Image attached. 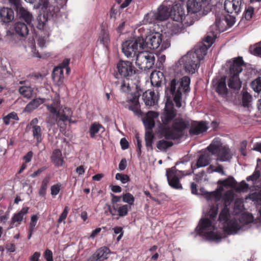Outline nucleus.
<instances>
[{"label": "nucleus", "mask_w": 261, "mask_h": 261, "mask_svg": "<svg viewBox=\"0 0 261 261\" xmlns=\"http://www.w3.org/2000/svg\"><path fill=\"white\" fill-rule=\"evenodd\" d=\"M176 115L177 111L174 108L164 109L161 115L162 123L158 127L160 138L175 140L186 135L190 126V122L182 117H176Z\"/></svg>", "instance_id": "1"}, {"label": "nucleus", "mask_w": 261, "mask_h": 261, "mask_svg": "<svg viewBox=\"0 0 261 261\" xmlns=\"http://www.w3.org/2000/svg\"><path fill=\"white\" fill-rule=\"evenodd\" d=\"M165 94L166 98L164 109L174 108L173 101L177 108L181 107L182 94H187L190 91V78L184 76L181 78L165 79Z\"/></svg>", "instance_id": "2"}, {"label": "nucleus", "mask_w": 261, "mask_h": 261, "mask_svg": "<svg viewBox=\"0 0 261 261\" xmlns=\"http://www.w3.org/2000/svg\"><path fill=\"white\" fill-rule=\"evenodd\" d=\"M118 73L116 74V78L119 75L122 80L115 82L116 85L120 84V90L122 92H128L130 90L129 80L136 73V69L132 62L128 61L119 60L117 64Z\"/></svg>", "instance_id": "3"}, {"label": "nucleus", "mask_w": 261, "mask_h": 261, "mask_svg": "<svg viewBox=\"0 0 261 261\" xmlns=\"http://www.w3.org/2000/svg\"><path fill=\"white\" fill-rule=\"evenodd\" d=\"M180 2V3H176L174 5L170 2L171 6V18L175 21L179 22L180 25L186 27L192 25L194 22V19L188 13L185 14L184 1L176 0L175 3Z\"/></svg>", "instance_id": "4"}, {"label": "nucleus", "mask_w": 261, "mask_h": 261, "mask_svg": "<svg viewBox=\"0 0 261 261\" xmlns=\"http://www.w3.org/2000/svg\"><path fill=\"white\" fill-rule=\"evenodd\" d=\"M47 117L46 122L50 125H54L56 123L60 128V130L63 132L66 128V125L69 123L72 116V112L69 108H64L63 110L58 111L57 113H51Z\"/></svg>", "instance_id": "5"}, {"label": "nucleus", "mask_w": 261, "mask_h": 261, "mask_svg": "<svg viewBox=\"0 0 261 261\" xmlns=\"http://www.w3.org/2000/svg\"><path fill=\"white\" fill-rule=\"evenodd\" d=\"M212 227V223L210 219L202 218L200 220L199 225L196 228V231L200 236L203 237L208 240L219 242L222 237L219 233L210 230Z\"/></svg>", "instance_id": "6"}, {"label": "nucleus", "mask_w": 261, "mask_h": 261, "mask_svg": "<svg viewBox=\"0 0 261 261\" xmlns=\"http://www.w3.org/2000/svg\"><path fill=\"white\" fill-rule=\"evenodd\" d=\"M143 36H140L124 42L122 44V50L127 58L134 57L138 52V48L144 49Z\"/></svg>", "instance_id": "7"}, {"label": "nucleus", "mask_w": 261, "mask_h": 261, "mask_svg": "<svg viewBox=\"0 0 261 261\" xmlns=\"http://www.w3.org/2000/svg\"><path fill=\"white\" fill-rule=\"evenodd\" d=\"M155 62L153 54L149 51H140L137 54L136 64L141 70H148L152 68Z\"/></svg>", "instance_id": "8"}, {"label": "nucleus", "mask_w": 261, "mask_h": 261, "mask_svg": "<svg viewBox=\"0 0 261 261\" xmlns=\"http://www.w3.org/2000/svg\"><path fill=\"white\" fill-rule=\"evenodd\" d=\"M197 59V57H194L189 51L180 59L179 63L180 65H183L187 72L193 74L197 70L200 65V62Z\"/></svg>", "instance_id": "9"}, {"label": "nucleus", "mask_w": 261, "mask_h": 261, "mask_svg": "<svg viewBox=\"0 0 261 261\" xmlns=\"http://www.w3.org/2000/svg\"><path fill=\"white\" fill-rule=\"evenodd\" d=\"M236 15L227 14L225 16H216L215 21L212 28L219 32H223L226 29V26L228 28L231 27L236 22Z\"/></svg>", "instance_id": "10"}, {"label": "nucleus", "mask_w": 261, "mask_h": 261, "mask_svg": "<svg viewBox=\"0 0 261 261\" xmlns=\"http://www.w3.org/2000/svg\"><path fill=\"white\" fill-rule=\"evenodd\" d=\"M162 41V35L159 32H154L143 37L144 49L148 48L150 49H158Z\"/></svg>", "instance_id": "11"}, {"label": "nucleus", "mask_w": 261, "mask_h": 261, "mask_svg": "<svg viewBox=\"0 0 261 261\" xmlns=\"http://www.w3.org/2000/svg\"><path fill=\"white\" fill-rule=\"evenodd\" d=\"M211 155L208 152H204L200 154L197 159V162L194 166L191 165V170L190 171H180L182 176L191 175L194 172L195 169L207 166L210 163L211 161Z\"/></svg>", "instance_id": "12"}, {"label": "nucleus", "mask_w": 261, "mask_h": 261, "mask_svg": "<svg viewBox=\"0 0 261 261\" xmlns=\"http://www.w3.org/2000/svg\"><path fill=\"white\" fill-rule=\"evenodd\" d=\"M243 0H225L224 8L225 11L231 14L239 15L243 9Z\"/></svg>", "instance_id": "13"}, {"label": "nucleus", "mask_w": 261, "mask_h": 261, "mask_svg": "<svg viewBox=\"0 0 261 261\" xmlns=\"http://www.w3.org/2000/svg\"><path fill=\"white\" fill-rule=\"evenodd\" d=\"M227 65L229 66V74L239 75L243 67L245 66V63L242 57H238L228 61Z\"/></svg>", "instance_id": "14"}, {"label": "nucleus", "mask_w": 261, "mask_h": 261, "mask_svg": "<svg viewBox=\"0 0 261 261\" xmlns=\"http://www.w3.org/2000/svg\"><path fill=\"white\" fill-rule=\"evenodd\" d=\"M166 175L168 184L171 187L177 190L182 189V185L179 181V178L176 174V170L175 167L167 169Z\"/></svg>", "instance_id": "15"}, {"label": "nucleus", "mask_w": 261, "mask_h": 261, "mask_svg": "<svg viewBox=\"0 0 261 261\" xmlns=\"http://www.w3.org/2000/svg\"><path fill=\"white\" fill-rule=\"evenodd\" d=\"M106 207L108 208V211L112 216L117 215L119 217H123L128 215L129 206L127 204H119L115 205V210H113V207L111 208V204L109 203L106 204Z\"/></svg>", "instance_id": "16"}, {"label": "nucleus", "mask_w": 261, "mask_h": 261, "mask_svg": "<svg viewBox=\"0 0 261 261\" xmlns=\"http://www.w3.org/2000/svg\"><path fill=\"white\" fill-rule=\"evenodd\" d=\"M97 43L102 45L107 49L110 45L111 39L109 31L103 26L101 27L100 31L98 34Z\"/></svg>", "instance_id": "17"}, {"label": "nucleus", "mask_w": 261, "mask_h": 261, "mask_svg": "<svg viewBox=\"0 0 261 261\" xmlns=\"http://www.w3.org/2000/svg\"><path fill=\"white\" fill-rule=\"evenodd\" d=\"M208 127L206 122L203 121H195L189 130V133L192 135H199L205 132Z\"/></svg>", "instance_id": "18"}, {"label": "nucleus", "mask_w": 261, "mask_h": 261, "mask_svg": "<svg viewBox=\"0 0 261 261\" xmlns=\"http://www.w3.org/2000/svg\"><path fill=\"white\" fill-rule=\"evenodd\" d=\"M171 6L170 4L166 5L164 2L158 8V12L156 13L159 21L166 20L171 16Z\"/></svg>", "instance_id": "19"}, {"label": "nucleus", "mask_w": 261, "mask_h": 261, "mask_svg": "<svg viewBox=\"0 0 261 261\" xmlns=\"http://www.w3.org/2000/svg\"><path fill=\"white\" fill-rule=\"evenodd\" d=\"M202 3L200 0H188L187 3L188 13L190 15L200 12Z\"/></svg>", "instance_id": "20"}, {"label": "nucleus", "mask_w": 261, "mask_h": 261, "mask_svg": "<svg viewBox=\"0 0 261 261\" xmlns=\"http://www.w3.org/2000/svg\"><path fill=\"white\" fill-rule=\"evenodd\" d=\"M139 97L140 94L138 93H134L132 98L129 100L130 104L128 106L129 110L138 116L140 115L141 113L139 101Z\"/></svg>", "instance_id": "21"}, {"label": "nucleus", "mask_w": 261, "mask_h": 261, "mask_svg": "<svg viewBox=\"0 0 261 261\" xmlns=\"http://www.w3.org/2000/svg\"><path fill=\"white\" fill-rule=\"evenodd\" d=\"M215 90L219 95L222 97H225L228 93V90L226 87V77H221L215 85Z\"/></svg>", "instance_id": "22"}, {"label": "nucleus", "mask_w": 261, "mask_h": 261, "mask_svg": "<svg viewBox=\"0 0 261 261\" xmlns=\"http://www.w3.org/2000/svg\"><path fill=\"white\" fill-rule=\"evenodd\" d=\"M158 116V114L156 112L150 111L147 113L146 118L143 120L146 131H152V129L155 125L154 118Z\"/></svg>", "instance_id": "23"}, {"label": "nucleus", "mask_w": 261, "mask_h": 261, "mask_svg": "<svg viewBox=\"0 0 261 261\" xmlns=\"http://www.w3.org/2000/svg\"><path fill=\"white\" fill-rule=\"evenodd\" d=\"M27 23L17 21L13 25L15 33L20 37H26L29 34V28Z\"/></svg>", "instance_id": "24"}, {"label": "nucleus", "mask_w": 261, "mask_h": 261, "mask_svg": "<svg viewBox=\"0 0 261 261\" xmlns=\"http://www.w3.org/2000/svg\"><path fill=\"white\" fill-rule=\"evenodd\" d=\"M240 225L238 220L232 219L225 223L224 230L228 233H236L240 229Z\"/></svg>", "instance_id": "25"}, {"label": "nucleus", "mask_w": 261, "mask_h": 261, "mask_svg": "<svg viewBox=\"0 0 261 261\" xmlns=\"http://www.w3.org/2000/svg\"><path fill=\"white\" fill-rule=\"evenodd\" d=\"M208 48L206 46L205 44L201 43L195 47L194 51H190L194 57H197V59H199V61L200 62L206 55Z\"/></svg>", "instance_id": "26"}, {"label": "nucleus", "mask_w": 261, "mask_h": 261, "mask_svg": "<svg viewBox=\"0 0 261 261\" xmlns=\"http://www.w3.org/2000/svg\"><path fill=\"white\" fill-rule=\"evenodd\" d=\"M0 18L4 23H9L14 19V12L11 8L4 7L0 9Z\"/></svg>", "instance_id": "27"}, {"label": "nucleus", "mask_w": 261, "mask_h": 261, "mask_svg": "<svg viewBox=\"0 0 261 261\" xmlns=\"http://www.w3.org/2000/svg\"><path fill=\"white\" fill-rule=\"evenodd\" d=\"M223 186H221L213 192H206L204 194L205 198L208 200H214L216 202L219 201L222 197V192L224 191Z\"/></svg>", "instance_id": "28"}, {"label": "nucleus", "mask_w": 261, "mask_h": 261, "mask_svg": "<svg viewBox=\"0 0 261 261\" xmlns=\"http://www.w3.org/2000/svg\"><path fill=\"white\" fill-rule=\"evenodd\" d=\"M107 247L100 248L90 257L88 261H102L107 258L108 251Z\"/></svg>", "instance_id": "29"}, {"label": "nucleus", "mask_w": 261, "mask_h": 261, "mask_svg": "<svg viewBox=\"0 0 261 261\" xmlns=\"http://www.w3.org/2000/svg\"><path fill=\"white\" fill-rule=\"evenodd\" d=\"M16 11L20 19L24 20L29 25L31 24L34 20V17L30 12L22 7L19 8Z\"/></svg>", "instance_id": "30"}, {"label": "nucleus", "mask_w": 261, "mask_h": 261, "mask_svg": "<svg viewBox=\"0 0 261 261\" xmlns=\"http://www.w3.org/2000/svg\"><path fill=\"white\" fill-rule=\"evenodd\" d=\"M63 70L61 67H55L52 73V79L57 85H61L64 81Z\"/></svg>", "instance_id": "31"}, {"label": "nucleus", "mask_w": 261, "mask_h": 261, "mask_svg": "<svg viewBox=\"0 0 261 261\" xmlns=\"http://www.w3.org/2000/svg\"><path fill=\"white\" fill-rule=\"evenodd\" d=\"M229 76L228 86L229 88L234 90H239L242 86V82L240 81L239 75L229 74Z\"/></svg>", "instance_id": "32"}, {"label": "nucleus", "mask_w": 261, "mask_h": 261, "mask_svg": "<svg viewBox=\"0 0 261 261\" xmlns=\"http://www.w3.org/2000/svg\"><path fill=\"white\" fill-rule=\"evenodd\" d=\"M143 96L144 102L147 106H153L157 103L158 98L153 91L145 92L143 94Z\"/></svg>", "instance_id": "33"}, {"label": "nucleus", "mask_w": 261, "mask_h": 261, "mask_svg": "<svg viewBox=\"0 0 261 261\" xmlns=\"http://www.w3.org/2000/svg\"><path fill=\"white\" fill-rule=\"evenodd\" d=\"M29 208L28 207H25L22 208L20 211L18 213L15 214L11 219V228L13 227V225L15 223L17 222V224H15V226H17L18 224L20 223V222L23 220V217L28 212Z\"/></svg>", "instance_id": "34"}, {"label": "nucleus", "mask_w": 261, "mask_h": 261, "mask_svg": "<svg viewBox=\"0 0 261 261\" xmlns=\"http://www.w3.org/2000/svg\"><path fill=\"white\" fill-rule=\"evenodd\" d=\"M222 146V143L220 139L215 138L207 147V149L208 152L211 153L212 155L218 154Z\"/></svg>", "instance_id": "35"}, {"label": "nucleus", "mask_w": 261, "mask_h": 261, "mask_svg": "<svg viewBox=\"0 0 261 261\" xmlns=\"http://www.w3.org/2000/svg\"><path fill=\"white\" fill-rule=\"evenodd\" d=\"M60 98L58 95L55 96L53 100V102L50 105H46L47 110L51 113H57L58 111H61L63 109L60 108Z\"/></svg>", "instance_id": "36"}, {"label": "nucleus", "mask_w": 261, "mask_h": 261, "mask_svg": "<svg viewBox=\"0 0 261 261\" xmlns=\"http://www.w3.org/2000/svg\"><path fill=\"white\" fill-rule=\"evenodd\" d=\"M218 159L221 162H225L231 158L230 155V150L227 146H222L220 148L219 153L217 154Z\"/></svg>", "instance_id": "37"}, {"label": "nucleus", "mask_w": 261, "mask_h": 261, "mask_svg": "<svg viewBox=\"0 0 261 261\" xmlns=\"http://www.w3.org/2000/svg\"><path fill=\"white\" fill-rule=\"evenodd\" d=\"M102 129V133L105 131V127L98 122H94L91 124L89 127V133L91 138H95L96 134Z\"/></svg>", "instance_id": "38"}, {"label": "nucleus", "mask_w": 261, "mask_h": 261, "mask_svg": "<svg viewBox=\"0 0 261 261\" xmlns=\"http://www.w3.org/2000/svg\"><path fill=\"white\" fill-rule=\"evenodd\" d=\"M51 160L56 166H62L63 163V159L61 151L59 149L55 150L51 156Z\"/></svg>", "instance_id": "39"}, {"label": "nucleus", "mask_w": 261, "mask_h": 261, "mask_svg": "<svg viewBox=\"0 0 261 261\" xmlns=\"http://www.w3.org/2000/svg\"><path fill=\"white\" fill-rule=\"evenodd\" d=\"M229 209L227 205H224L219 214L218 220L225 223L229 220Z\"/></svg>", "instance_id": "40"}, {"label": "nucleus", "mask_w": 261, "mask_h": 261, "mask_svg": "<svg viewBox=\"0 0 261 261\" xmlns=\"http://www.w3.org/2000/svg\"><path fill=\"white\" fill-rule=\"evenodd\" d=\"M169 140L162 139L156 142V147L161 151H165L166 149L172 147L173 145V143L169 141Z\"/></svg>", "instance_id": "41"}, {"label": "nucleus", "mask_w": 261, "mask_h": 261, "mask_svg": "<svg viewBox=\"0 0 261 261\" xmlns=\"http://www.w3.org/2000/svg\"><path fill=\"white\" fill-rule=\"evenodd\" d=\"M218 184L225 188H235L237 185V181L232 176H229L224 180H220L218 182Z\"/></svg>", "instance_id": "42"}, {"label": "nucleus", "mask_w": 261, "mask_h": 261, "mask_svg": "<svg viewBox=\"0 0 261 261\" xmlns=\"http://www.w3.org/2000/svg\"><path fill=\"white\" fill-rule=\"evenodd\" d=\"M20 94L24 97L31 98L34 96V92L33 88L30 86H21L19 88Z\"/></svg>", "instance_id": "43"}, {"label": "nucleus", "mask_w": 261, "mask_h": 261, "mask_svg": "<svg viewBox=\"0 0 261 261\" xmlns=\"http://www.w3.org/2000/svg\"><path fill=\"white\" fill-rule=\"evenodd\" d=\"M154 136L152 131H146L145 134V145L148 150H153L152 143Z\"/></svg>", "instance_id": "44"}, {"label": "nucleus", "mask_w": 261, "mask_h": 261, "mask_svg": "<svg viewBox=\"0 0 261 261\" xmlns=\"http://www.w3.org/2000/svg\"><path fill=\"white\" fill-rule=\"evenodd\" d=\"M43 102L41 99H35L30 101L24 108V111L27 112H31L34 110L38 108L39 105Z\"/></svg>", "instance_id": "45"}, {"label": "nucleus", "mask_w": 261, "mask_h": 261, "mask_svg": "<svg viewBox=\"0 0 261 261\" xmlns=\"http://www.w3.org/2000/svg\"><path fill=\"white\" fill-rule=\"evenodd\" d=\"M144 21L148 23H154L159 21L156 13L154 11H151L146 14Z\"/></svg>", "instance_id": "46"}, {"label": "nucleus", "mask_w": 261, "mask_h": 261, "mask_svg": "<svg viewBox=\"0 0 261 261\" xmlns=\"http://www.w3.org/2000/svg\"><path fill=\"white\" fill-rule=\"evenodd\" d=\"M221 198H222L224 201V206L227 205V207H228L229 204L233 200L234 194L232 191H227L223 195V196L222 195Z\"/></svg>", "instance_id": "47"}, {"label": "nucleus", "mask_w": 261, "mask_h": 261, "mask_svg": "<svg viewBox=\"0 0 261 261\" xmlns=\"http://www.w3.org/2000/svg\"><path fill=\"white\" fill-rule=\"evenodd\" d=\"M122 201L124 202L127 203L129 206V209H131V206L134 205L135 201V198L134 196L130 193H126L122 195Z\"/></svg>", "instance_id": "48"}, {"label": "nucleus", "mask_w": 261, "mask_h": 261, "mask_svg": "<svg viewBox=\"0 0 261 261\" xmlns=\"http://www.w3.org/2000/svg\"><path fill=\"white\" fill-rule=\"evenodd\" d=\"M32 134L34 138L37 140V143H40L42 141V132L40 126H34L32 128Z\"/></svg>", "instance_id": "49"}, {"label": "nucleus", "mask_w": 261, "mask_h": 261, "mask_svg": "<svg viewBox=\"0 0 261 261\" xmlns=\"http://www.w3.org/2000/svg\"><path fill=\"white\" fill-rule=\"evenodd\" d=\"M251 87L256 92L261 91V77L258 76L253 80L250 84Z\"/></svg>", "instance_id": "50"}, {"label": "nucleus", "mask_w": 261, "mask_h": 261, "mask_svg": "<svg viewBox=\"0 0 261 261\" xmlns=\"http://www.w3.org/2000/svg\"><path fill=\"white\" fill-rule=\"evenodd\" d=\"M254 9L252 6L246 7L243 14L242 18H244L246 20H250L254 14Z\"/></svg>", "instance_id": "51"}, {"label": "nucleus", "mask_w": 261, "mask_h": 261, "mask_svg": "<svg viewBox=\"0 0 261 261\" xmlns=\"http://www.w3.org/2000/svg\"><path fill=\"white\" fill-rule=\"evenodd\" d=\"M248 198L256 204L261 205V191L249 194Z\"/></svg>", "instance_id": "52"}, {"label": "nucleus", "mask_w": 261, "mask_h": 261, "mask_svg": "<svg viewBox=\"0 0 261 261\" xmlns=\"http://www.w3.org/2000/svg\"><path fill=\"white\" fill-rule=\"evenodd\" d=\"M216 37V36L214 35L213 34H207L203 39L204 42L203 43L205 44L206 46L210 48L214 42Z\"/></svg>", "instance_id": "53"}, {"label": "nucleus", "mask_w": 261, "mask_h": 261, "mask_svg": "<svg viewBox=\"0 0 261 261\" xmlns=\"http://www.w3.org/2000/svg\"><path fill=\"white\" fill-rule=\"evenodd\" d=\"M252 98V96L248 92L242 91V103L244 107H248Z\"/></svg>", "instance_id": "54"}, {"label": "nucleus", "mask_w": 261, "mask_h": 261, "mask_svg": "<svg viewBox=\"0 0 261 261\" xmlns=\"http://www.w3.org/2000/svg\"><path fill=\"white\" fill-rule=\"evenodd\" d=\"M258 165H256L255 169L253 172V174L246 178V180L248 181H254L258 179L260 176V171L258 169Z\"/></svg>", "instance_id": "55"}, {"label": "nucleus", "mask_w": 261, "mask_h": 261, "mask_svg": "<svg viewBox=\"0 0 261 261\" xmlns=\"http://www.w3.org/2000/svg\"><path fill=\"white\" fill-rule=\"evenodd\" d=\"M218 213V205L216 204L211 207L208 212L207 213V216L209 217L211 219H214Z\"/></svg>", "instance_id": "56"}, {"label": "nucleus", "mask_w": 261, "mask_h": 261, "mask_svg": "<svg viewBox=\"0 0 261 261\" xmlns=\"http://www.w3.org/2000/svg\"><path fill=\"white\" fill-rule=\"evenodd\" d=\"M111 196L112 197V199L111 200V208L113 207V210H115V205H119V204H117V202L120 201L122 196H117L113 194H111Z\"/></svg>", "instance_id": "57"}, {"label": "nucleus", "mask_w": 261, "mask_h": 261, "mask_svg": "<svg viewBox=\"0 0 261 261\" xmlns=\"http://www.w3.org/2000/svg\"><path fill=\"white\" fill-rule=\"evenodd\" d=\"M115 178L117 180H120L122 183L125 184L129 181V177L126 174L122 173H117L115 176Z\"/></svg>", "instance_id": "58"}, {"label": "nucleus", "mask_w": 261, "mask_h": 261, "mask_svg": "<svg viewBox=\"0 0 261 261\" xmlns=\"http://www.w3.org/2000/svg\"><path fill=\"white\" fill-rule=\"evenodd\" d=\"M135 138L137 142V152L138 156L139 158L141 155V147H142V141L140 138L138 134L135 135Z\"/></svg>", "instance_id": "59"}, {"label": "nucleus", "mask_w": 261, "mask_h": 261, "mask_svg": "<svg viewBox=\"0 0 261 261\" xmlns=\"http://www.w3.org/2000/svg\"><path fill=\"white\" fill-rule=\"evenodd\" d=\"M251 53L255 56L261 55V42L250 48Z\"/></svg>", "instance_id": "60"}, {"label": "nucleus", "mask_w": 261, "mask_h": 261, "mask_svg": "<svg viewBox=\"0 0 261 261\" xmlns=\"http://www.w3.org/2000/svg\"><path fill=\"white\" fill-rule=\"evenodd\" d=\"M48 180L44 179L42 182L39 191L40 196H44L46 193V190L47 187Z\"/></svg>", "instance_id": "61"}, {"label": "nucleus", "mask_w": 261, "mask_h": 261, "mask_svg": "<svg viewBox=\"0 0 261 261\" xmlns=\"http://www.w3.org/2000/svg\"><path fill=\"white\" fill-rule=\"evenodd\" d=\"M214 166L210 165L208 168H207V172L208 173H212L213 172H216L222 174H224V171L223 170V167L221 165H218L215 169H213Z\"/></svg>", "instance_id": "62"}, {"label": "nucleus", "mask_w": 261, "mask_h": 261, "mask_svg": "<svg viewBox=\"0 0 261 261\" xmlns=\"http://www.w3.org/2000/svg\"><path fill=\"white\" fill-rule=\"evenodd\" d=\"M68 210L69 209L68 206H65L64 209V211H63L59 218L58 220V224H59L61 222H63L64 224L65 223V220L67 217V214L68 213Z\"/></svg>", "instance_id": "63"}, {"label": "nucleus", "mask_w": 261, "mask_h": 261, "mask_svg": "<svg viewBox=\"0 0 261 261\" xmlns=\"http://www.w3.org/2000/svg\"><path fill=\"white\" fill-rule=\"evenodd\" d=\"M249 188V185L247 184L245 181H242L238 187L237 189V191L238 192H245Z\"/></svg>", "instance_id": "64"}]
</instances>
